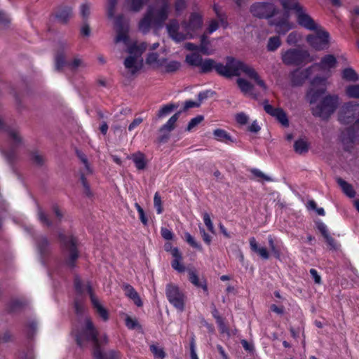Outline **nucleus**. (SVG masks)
I'll use <instances>...</instances> for the list:
<instances>
[{"instance_id":"2f4dec72","label":"nucleus","mask_w":359,"mask_h":359,"mask_svg":"<svg viewBox=\"0 0 359 359\" xmlns=\"http://www.w3.org/2000/svg\"><path fill=\"white\" fill-rule=\"evenodd\" d=\"M213 135L217 141L228 143L232 142L231 136L222 129H216L213 132Z\"/></svg>"},{"instance_id":"864d4df0","label":"nucleus","mask_w":359,"mask_h":359,"mask_svg":"<svg viewBox=\"0 0 359 359\" xmlns=\"http://www.w3.org/2000/svg\"><path fill=\"white\" fill-rule=\"evenodd\" d=\"M154 205L156 209L158 214H161L163 212L161 198L158 192H156L154 197Z\"/></svg>"},{"instance_id":"13d9d810","label":"nucleus","mask_w":359,"mask_h":359,"mask_svg":"<svg viewBox=\"0 0 359 359\" xmlns=\"http://www.w3.org/2000/svg\"><path fill=\"white\" fill-rule=\"evenodd\" d=\"M203 120V117L202 116H197L196 117L191 119L189 121L187 130L188 131L191 130L196 126H198L201 121Z\"/></svg>"},{"instance_id":"4d7b16f0","label":"nucleus","mask_w":359,"mask_h":359,"mask_svg":"<svg viewBox=\"0 0 359 359\" xmlns=\"http://www.w3.org/2000/svg\"><path fill=\"white\" fill-rule=\"evenodd\" d=\"M103 359H119L121 353L119 351L115 350H110L105 353L102 352Z\"/></svg>"},{"instance_id":"a211bd4d","label":"nucleus","mask_w":359,"mask_h":359,"mask_svg":"<svg viewBox=\"0 0 359 359\" xmlns=\"http://www.w3.org/2000/svg\"><path fill=\"white\" fill-rule=\"evenodd\" d=\"M285 10L280 17L273 18L269 21V24L274 26L275 31L280 34H285L292 28V24L288 20L290 9Z\"/></svg>"},{"instance_id":"7c9ffc66","label":"nucleus","mask_w":359,"mask_h":359,"mask_svg":"<svg viewBox=\"0 0 359 359\" xmlns=\"http://www.w3.org/2000/svg\"><path fill=\"white\" fill-rule=\"evenodd\" d=\"M210 41L208 36L204 34L201 37V44L198 48L200 51L204 55H211L213 53L212 50L209 48Z\"/></svg>"},{"instance_id":"2eb2a0df","label":"nucleus","mask_w":359,"mask_h":359,"mask_svg":"<svg viewBox=\"0 0 359 359\" xmlns=\"http://www.w3.org/2000/svg\"><path fill=\"white\" fill-rule=\"evenodd\" d=\"M327 81L325 79L316 77L311 83V88L307 93V97L311 104L317 102L319 97L326 91Z\"/></svg>"},{"instance_id":"7ed1b4c3","label":"nucleus","mask_w":359,"mask_h":359,"mask_svg":"<svg viewBox=\"0 0 359 359\" xmlns=\"http://www.w3.org/2000/svg\"><path fill=\"white\" fill-rule=\"evenodd\" d=\"M75 337L77 344L81 347L85 346L86 343L92 342L94 359H103L100 349L102 342L98 338V331L90 318L85 319L83 325L76 330Z\"/></svg>"},{"instance_id":"9d476101","label":"nucleus","mask_w":359,"mask_h":359,"mask_svg":"<svg viewBox=\"0 0 359 359\" xmlns=\"http://www.w3.org/2000/svg\"><path fill=\"white\" fill-rule=\"evenodd\" d=\"M165 294L168 300L174 307L180 311H184L186 297L177 285L172 283L168 284L165 288Z\"/></svg>"},{"instance_id":"c03bdc74","label":"nucleus","mask_w":359,"mask_h":359,"mask_svg":"<svg viewBox=\"0 0 359 359\" xmlns=\"http://www.w3.org/2000/svg\"><path fill=\"white\" fill-rule=\"evenodd\" d=\"M165 71L167 72H173L177 71L180 67V63L177 61H170L167 62L165 60L164 65Z\"/></svg>"},{"instance_id":"49530a36","label":"nucleus","mask_w":359,"mask_h":359,"mask_svg":"<svg viewBox=\"0 0 359 359\" xmlns=\"http://www.w3.org/2000/svg\"><path fill=\"white\" fill-rule=\"evenodd\" d=\"M214 10L216 13V15L219 20V25L220 24L222 27L224 28H226L228 27L227 17L225 14L222 13L217 7L215 6Z\"/></svg>"},{"instance_id":"423d86ee","label":"nucleus","mask_w":359,"mask_h":359,"mask_svg":"<svg viewBox=\"0 0 359 359\" xmlns=\"http://www.w3.org/2000/svg\"><path fill=\"white\" fill-rule=\"evenodd\" d=\"M339 104L338 95H326L315 107H312V114L323 120H327L335 112Z\"/></svg>"},{"instance_id":"5fc2aeb1","label":"nucleus","mask_w":359,"mask_h":359,"mask_svg":"<svg viewBox=\"0 0 359 359\" xmlns=\"http://www.w3.org/2000/svg\"><path fill=\"white\" fill-rule=\"evenodd\" d=\"M75 311L77 314H81L85 311V306L82 303V299L76 297L74 302Z\"/></svg>"},{"instance_id":"8fccbe9b","label":"nucleus","mask_w":359,"mask_h":359,"mask_svg":"<svg viewBox=\"0 0 359 359\" xmlns=\"http://www.w3.org/2000/svg\"><path fill=\"white\" fill-rule=\"evenodd\" d=\"M264 109L269 115L276 117L280 108H275L272 105L269 104L267 101H265L264 102Z\"/></svg>"},{"instance_id":"f257e3e1","label":"nucleus","mask_w":359,"mask_h":359,"mask_svg":"<svg viewBox=\"0 0 359 359\" xmlns=\"http://www.w3.org/2000/svg\"><path fill=\"white\" fill-rule=\"evenodd\" d=\"M200 67L203 73L215 69L218 74L226 78L239 76L241 74H244L248 78L253 79L264 90L266 89L264 81L259 78L257 72L252 66L233 57L226 58V65L217 63L214 60L210 58L202 60Z\"/></svg>"},{"instance_id":"a18cd8bd","label":"nucleus","mask_w":359,"mask_h":359,"mask_svg":"<svg viewBox=\"0 0 359 359\" xmlns=\"http://www.w3.org/2000/svg\"><path fill=\"white\" fill-rule=\"evenodd\" d=\"M32 161L36 165L41 166L45 163L46 159L42 154L38 151H34L32 154Z\"/></svg>"},{"instance_id":"052dcab7","label":"nucleus","mask_w":359,"mask_h":359,"mask_svg":"<svg viewBox=\"0 0 359 359\" xmlns=\"http://www.w3.org/2000/svg\"><path fill=\"white\" fill-rule=\"evenodd\" d=\"M203 221L208 229L210 232L214 233V226L208 213H203Z\"/></svg>"},{"instance_id":"39448f33","label":"nucleus","mask_w":359,"mask_h":359,"mask_svg":"<svg viewBox=\"0 0 359 359\" xmlns=\"http://www.w3.org/2000/svg\"><path fill=\"white\" fill-rule=\"evenodd\" d=\"M280 2L284 9H291L295 11L297 21L300 26L311 31L318 29L319 25L296 0H280Z\"/></svg>"},{"instance_id":"f03ea898","label":"nucleus","mask_w":359,"mask_h":359,"mask_svg":"<svg viewBox=\"0 0 359 359\" xmlns=\"http://www.w3.org/2000/svg\"><path fill=\"white\" fill-rule=\"evenodd\" d=\"M115 30L116 36L114 43L123 42L128 46V52L130 54L124 60V66L131 74H135L142 67L141 55L146 50L147 45L145 43H141L129 46V27L121 15L118 16L115 20Z\"/></svg>"},{"instance_id":"bb28decb","label":"nucleus","mask_w":359,"mask_h":359,"mask_svg":"<svg viewBox=\"0 0 359 359\" xmlns=\"http://www.w3.org/2000/svg\"><path fill=\"white\" fill-rule=\"evenodd\" d=\"M151 12H147L144 17L140 20L139 23V29L143 33H146L149 30L151 25H153V20L151 18Z\"/></svg>"},{"instance_id":"69168bd1","label":"nucleus","mask_w":359,"mask_h":359,"mask_svg":"<svg viewBox=\"0 0 359 359\" xmlns=\"http://www.w3.org/2000/svg\"><path fill=\"white\" fill-rule=\"evenodd\" d=\"M326 242L330 247V249L332 250H338L339 248V245L337 243V242L330 235L327 236L326 238H325Z\"/></svg>"},{"instance_id":"37998d69","label":"nucleus","mask_w":359,"mask_h":359,"mask_svg":"<svg viewBox=\"0 0 359 359\" xmlns=\"http://www.w3.org/2000/svg\"><path fill=\"white\" fill-rule=\"evenodd\" d=\"M178 107V105L175 104H166V105H164L159 111H158V116L159 118H161L165 115H168V114H170L172 110H174L175 109H177Z\"/></svg>"},{"instance_id":"aec40b11","label":"nucleus","mask_w":359,"mask_h":359,"mask_svg":"<svg viewBox=\"0 0 359 359\" xmlns=\"http://www.w3.org/2000/svg\"><path fill=\"white\" fill-rule=\"evenodd\" d=\"M74 287L77 293V297L82 299V297L86 294L90 296L93 292L92 287L88 282H83L79 277L74 278Z\"/></svg>"},{"instance_id":"ddd939ff","label":"nucleus","mask_w":359,"mask_h":359,"mask_svg":"<svg viewBox=\"0 0 359 359\" xmlns=\"http://www.w3.org/2000/svg\"><path fill=\"white\" fill-rule=\"evenodd\" d=\"M66 44H62L57 50L55 56V69L60 71L64 67L68 66L72 71H75L78 67L83 65V61L80 58H74L72 62H67L65 60V49Z\"/></svg>"},{"instance_id":"0eeeda50","label":"nucleus","mask_w":359,"mask_h":359,"mask_svg":"<svg viewBox=\"0 0 359 359\" xmlns=\"http://www.w3.org/2000/svg\"><path fill=\"white\" fill-rule=\"evenodd\" d=\"M0 130L5 132L11 144V149L6 152V155L9 161H13L15 158V149L19 147L23 144V139L20 134L19 128L15 125H9L6 123L0 116Z\"/></svg>"},{"instance_id":"e433bc0d","label":"nucleus","mask_w":359,"mask_h":359,"mask_svg":"<svg viewBox=\"0 0 359 359\" xmlns=\"http://www.w3.org/2000/svg\"><path fill=\"white\" fill-rule=\"evenodd\" d=\"M294 149L296 153L303 154L308 151L309 147L307 142L304 140H298L295 141Z\"/></svg>"},{"instance_id":"79ce46f5","label":"nucleus","mask_w":359,"mask_h":359,"mask_svg":"<svg viewBox=\"0 0 359 359\" xmlns=\"http://www.w3.org/2000/svg\"><path fill=\"white\" fill-rule=\"evenodd\" d=\"M346 95L351 98H359V84L348 86L346 89Z\"/></svg>"},{"instance_id":"6e6552de","label":"nucleus","mask_w":359,"mask_h":359,"mask_svg":"<svg viewBox=\"0 0 359 359\" xmlns=\"http://www.w3.org/2000/svg\"><path fill=\"white\" fill-rule=\"evenodd\" d=\"M58 238L63 245L66 264L70 267L74 266L75 262L79 257L76 238L72 236H67L62 233H59Z\"/></svg>"},{"instance_id":"58836bf2","label":"nucleus","mask_w":359,"mask_h":359,"mask_svg":"<svg viewBox=\"0 0 359 359\" xmlns=\"http://www.w3.org/2000/svg\"><path fill=\"white\" fill-rule=\"evenodd\" d=\"M343 79L350 81H357L359 76L355 71L351 68H346L343 71Z\"/></svg>"},{"instance_id":"c9c22d12","label":"nucleus","mask_w":359,"mask_h":359,"mask_svg":"<svg viewBox=\"0 0 359 359\" xmlns=\"http://www.w3.org/2000/svg\"><path fill=\"white\" fill-rule=\"evenodd\" d=\"M236 83L241 92L244 94L250 93L253 88V86L244 79L238 78L236 80Z\"/></svg>"},{"instance_id":"09e8293b","label":"nucleus","mask_w":359,"mask_h":359,"mask_svg":"<svg viewBox=\"0 0 359 359\" xmlns=\"http://www.w3.org/2000/svg\"><path fill=\"white\" fill-rule=\"evenodd\" d=\"M283 126H288L289 121L285 112L280 108L275 117Z\"/></svg>"},{"instance_id":"a19ab883","label":"nucleus","mask_w":359,"mask_h":359,"mask_svg":"<svg viewBox=\"0 0 359 359\" xmlns=\"http://www.w3.org/2000/svg\"><path fill=\"white\" fill-rule=\"evenodd\" d=\"M37 247L41 254L45 253L50 245V243L48 240V238L45 236H40L38 238L37 241Z\"/></svg>"},{"instance_id":"c85d7f7f","label":"nucleus","mask_w":359,"mask_h":359,"mask_svg":"<svg viewBox=\"0 0 359 359\" xmlns=\"http://www.w3.org/2000/svg\"><path fill=\"white\" fill-rule=\"evenodd\" d=\"M165 60L158 59V55L156 53H151L148 55L146 62L156 67H162L164 65Z\"/></svg>"},{"instance_id":"72a5a7b5","label":"nucleus","mask_w":359,"mask_h":359,"mask_svg":"<svg viewBox=\"0 0 359 359\" xmlns=\"http://www.w3.org/2000/svg\"><path fill=\"white\" fill-rule=\"evenodd\" d=\"M189 280L190 282L198 287H202L204 290H207V285L205 281H200L195 271L190 270L189 271Z\"/></svg>"},{"instance_id":"c756f323","label":"nucleus","mask_w":359,"mask_h":359,"mask_svg":"<svg viewBox=\"0 0 359 359\" xmlns=\"http://www.w3.org/2000/svg\"><path fill=\"white\" fill-rule=\"evenodd\" d=\"M37 216L40 222L48 227H50L53 225V222L50 219L48 214H46L41 207H38Z\"/></svg>"},{"instance_id":"680f3d73","label":"nucleus","mask_w":359,"mask_h":359,"mask_svg":"<svg viewBox=\"0 0 359 359\" xmlns=\"http://www.w3.org/2000/svg\"><path fill=\"white\" fill-rule=\"evenodd\" d=\"M53 212L55 214V224L60 222V221L64 215L62 210L60 209V208L57 205H54L53 206Z\"/></svg>"},{"instance_id":"cd10ccee","label":"nucleus","mask_w":359,"mask_h":359,"mask_svg":"<svg viewBox=\"0 0 359 359\" xmlns=\"http://www.w3.org/2000/svg\"><path fill=\"white\" fill-rule=\"evenodd\" d=\"M132 159L138 170H144L146 167L147 162L145 156L141 152H137L132 155Z\"/></svg>"},{"instance_id":"4be33fe9","label":"nucleus","mask_w":359,"mask_h":359,"mask_svg":"<svg viewBox=\"0 0 359 359\" xmlns=\"http://www.w3.org/2000/svg\"><path fill=\"white\" fill-rule=\"evenodd\" d=\"M72 15V9L67 6H61L55 11V18L62 23L67 22Z\"/></svg>"},{"instance_id":"393cba45","label":"nucleus","mask_w":359,"mask_h":359,"mask_svg":"<svg viewBox=\"0 0 359 359\" xmlns=\"http://www.w3.org/2000/svg\"><path fill=\"white\" fill-rule=\"evenodd\" d=\"M336 64L337 60L335 57L332 55H327L316 65L319 66L322 69H328L334 67Z\"/></svg>"},{"instance_id":"f3484780","label":"nucleus","mask_w":359,"mask_h":359,"mask_svg":"<svg viewBox=\"0 0 359 359\" xmlns=\"http://www.w3.org/2000/svg\"><path fill=\"white\" fill-rule=\"evenodd\" d=\"M342 143L346 148H348L352 144L359 141V119L354 124L346 128L340 136Z\"/></svg>"},{"instance_id":"603ef678","label":"nucleus","mask_w":359,"mask_h":359,"mask_svg":"<svg viewBox=\"0 0 359 359\" xmlns=\"http://www.w3.org/2000/svg\"><path fill=\"white\" fill-rule=\"evenodd\" d=\"M117 0H107V15L109 18H113L115 13V8Z\"/></svg>"},{"instance_id":"473e14b6","label":"nucleus","mask_w":359,"mask_h":359,"mask_svg":"<svg viewBox=\"0 0 359 359\" xmlns=\"http://www.w3.org/2000/svg\"><path fill=\"white\" fill-rule=\"evenodd\" d=\"M337 183L342 189L343 191L350 198H353L355 196V191L352 187V186L344 181L341 178L337 179Z\"/></svg>"},{"instance_id":"412c9836","label":"nucleus","mask_w":359,"mask_h":359,"mask_svg":"<svg viewBox=\"0 0 359 359\" xmlns=\"http://www.w3.org/2000/svg\"><path fill=\"white\" fill-rule=\"evenodd\" d=\"M90 300L95 313L104 320L109 319V313L107 310L101 304L99 299L95 297L93 292H90Z\"/></svg>"},{"instance_id":"338daca9","label":"nucleus","mask_w":359,"mask_h":359,"mask_svg":"<svg viewBox=\"0 0 359 359\" xmlns=\"http://www.w3.org/2000/svg\"><path fill=\"white\" fill-rule=\"evenodd\" d=\"M182 259H174L172 262V266L174 269L182 272L184 271V266L183 264H180V260Z\"/></svg>"},{"instance_id":"6e6d98bb","label":"nucleus","mask_w":359,"mask_h":359,"mask_svg":"<svg viewBox=\"0 0 359 359\" xmlns=\"http://www.w3.org/2000/svg\"><path fill=\"white\" fill-rule=\"evenodd\" d=\"M184 238L186 241L193 248L201 250V246L197 242H196L194 237L188 232L184 233Z\"/></svg>"},{"instance_id":"4c0bfd02","label":"nucleus","mask_w":359,"mask_h":359,"mask_svg":"<svg viewBox=\"0 0 359 359\" xmlns=\"http://www.w3.org/2000/svg\"><path fill=\"white\" fill-rule=\"evenodd\" d=\"M147 0H126L127 6L135 12L140 11Z\"/></svg>"},{"instance_id":"9b49d317","label":"nucleus","mask_w":359,"mask_h":359,"mask_svg":"<svg viewBox=\"0 0 359 359\" xmlns=\"http://www.w3.org/2000/svg\"><path fill=\"white\" fill-rule=\"evenodd\" d=\"M313 31H315V33L307 36L306 41L316 50L326 48L329 43V33L325 31L320 26Z\"/></svg>"},{"instance_id":"bf43d9fd","label":"nucleus","mask_w":359,"mask_h":359,"mask_svg":"<svg viewBox=\"0 0 359 359\" xmlns=\"http://www.w3.org/2000/svg\"><path fill=\"white\" fill-rule=\"evenodd\" d=\"M251 172L254 175L255 177H259L265 181H273V179L271 177L265 175L264 172H262L261 170L258 169H252Z\"/></svg>"},{"instance_id":"f8f14e48","label":"nucleus","mask_w":359,"mask_h":359,"mask_svg":"<svg viewBox=\"0 0 359 359\" xmlns=\"http://www.w3.org/2000/svg\"><path fill=\"white\" fill-rule=\"evenodd\" d=\"M359 116V104L355 102L344 103L338 112V120L344 124L352 123Z\"/></svg>"},{"instance_id":"4468645a","label":"nucleus","mask_w":359,"mask_h":359,"mask_svg":"<svg viewBox=\"0 0 359 359\" xmlns=\"http://www.w3.org/2000/svg\"><path fill=\"white\" fill-rule=\"evenodd\" d=\"M250 11L256 18H269L276 13V8L272 3L257 2L250 6Z\"/></svg>"},{"instance_id":"1a4fd4ad","label":"nucleus","mask_w":359,"mask_h":359,"mask_svg":"<svg viewBox=\"0 0 359 359\" xmlns=\"http://www.w3.org/2000/svg\"><path fill=\"white\" fill-rule=\"evenodd\" d=\"M283 62L287 65H299L313 60L307 50L289 49L282 53Z\"/></svg>"},{"instance_id":"e2e57ef3","label":"nucleus","mask_w":359,"mask_h":359,"mask_svg":"<svg viewBox=\"0 0 359 359\" xmlns=\"http://www.w3.org/2000/svg\"><path fill=\"white\" fill-rule=\"evenodd\" d=\"M90 5L88 4H83L81 6V15L83 20H86L90 15Z\"/></svg>"},{"instance_id":"774afa93","label":"nucleus","mask_w":359,"mask_h":359,"mask_svg":"<svg viewBox=\"0 0 359 359\" xmlns=\"http://www.w3.org/2000/svg\"><path fill=\"white\" fill-rule=\"evenodd\" d=\"M219 27V22L216 20H212L210 22L209 26L207 29V32L208 34H212L213 32L216 31Z\"/></svg>"},{"instance_id":"de8ad7c7","label":"nucleus","mask_w":359,"mask_h":359,"mask_svg":"<svg viewBox=\"0 0 359 359\" xmlns=\"http://www.w3.org/2000/svg\"><path fill=\"white\" fill-rule=\"evenodd\" d=\"M150 351L154 354L155 359H163L165 358V352L163 348L156 346H150Z\"/></svg>"},{"instance_id":"ea45409f","label":"nucleus","mask_w":359,"mask_h":359,"mask_svg":"<svg viewBox=\"0 0 359 359\" xmlns=\"http://www.w3.org/2000/svg\"><path fill=\"white\" fill-rule=\"evenodd\" d=\"M280 45V38L278 36H272L269 39L266 48L269 51L273 52L277 50Z\"/></svg>"},{"instance_id":"f704fd0d","label":"nucleus","mask_w":359,"mask_h":359,"mask_svg":"<svg viewBox=\"0 0 359 359\" xmlns=\"http://www.w3.org/2000/svg\"><path fill=\"white\" fill-rule=\"evenodd\" d=\"M202 57L198 53H191L186 56V61L190 65L200 67L202 62Z\"/></svg>"},{"instance_id":"0e129e2a","label":"nucleus","mask_w":359,"mask_h":359,"mask_svg":"<svg viewBox=\"0 0 359 359\" xmlns=\"http://www.w3.org/2000/svg\"><path fill=\"white\" fill-rule=\"evenodd\" d=\"M135 206L137 208V212H139L140 219L141 222L144 225H146L147 224V218L146 217V216L144 215V210L142 208V207L137 203H136L135 204Z\"/></svg>"},{"instance_id":"6ab92c4d","label":"nucleus","mask_w":359,"mask_h":359,"mask_svg":"<svg viewBox=\"0 0 359 359\" xmlns=\"http://www.w3.org/2000/svg\"><path fill=\"white\" fill-rule=\"evenodd\" d=\"M76 154H77V156L79 157V158L81 160V161L83 163V165L85 166L84 169L82 170L80 172V180L83 187V189H84L83 191L86 196H90L92 194H91V191L90 189V186L87 182L85 175L92 173V170L89 165V163H88V159H87L86 155L80 151H76Z\"/></svg>"},{"instance_id":"dca6fc26","label":"nucleus","mask_w":359,"mask_h":359,"mask_svg":"<svg viewBox=\"0 0 359 359\" xmlns=\"http://www.w3.org/2000/svg\"><path fill=\"white\" fill-rule=\"evenodd\" d=\"M170 9V4L168 0H163L161 7L156 8L149 7L147 12H151V18L153 20V25L156 27H161L167 19Z\"/></svg>"},{"instance_id":"3c124183","label":"nucleus","mask_w":359,"mask_h":359,"mask_svg":"<svg viewBox=\"0 0 359 359\" xmlns=\"http://www.w3.org/2000/svg\"><path fill=\"white\" fill-rule=\"evenodd\" d=\"M264 109L269 115L276 117L280 108H275L272 105L269 104L267 101H265L264 102Z\"/></svg>"},{"instance_id":"5701e85b","label":"nucleus","mask_w":359,"mask_h":359,"mask_svg":"<svg viewBox=\"0 0 359 359\" xmlns=\"http://www.w3.org/2000/svg\"><path fill=\"white\" fill-rule=\"evenodd\" d=\"M250 247L252 252L257 253L262 259H268L269 258V252L265 247L259 246L254 237L249 240Z\"/></svg>"},{"instance_id":"a878e982","label":"nucleus","mask_w":359,"mask_h":359,"mask_svg":"<svg viewBox=\"0 0 359 359\" xmlns=\"http://www.w3.org/2000/svg\"><path fill=\"white\" fill-rule=\"evenodd\" d=\"M182 111H177L173 116H172L165 124H164L161 128L160 132L168 131V133L172 131L175 127V123L178 120Z\"/></svg>"},{"instance_id":"b1692460","label":"nucleus","mask_w":359,"mask_h":359,"mask_svg":"<svg viewBox=\"0 0 359 359\" xmlns=\"http://www.w3.org/2000/svg\"><path fill=\"white\" fill-rule=\"evenodd\" d=\"M123 290L125 292V294L127 297H128L129 298H130L131 299H133L134 303L137 306H142V302L141 301V299H140L139 294H137V292L133 288V287H132L131 285H130L128 284H124L123 285Z\"/></svg>"},{"instance_id":"20e7f679","label":"nucleus","mask_w":359,"mask_h":359,"mask_svg":"<svg viewBox=\"0 0 359 359\" xmlns=\"http://www.w3.org/2000/svg\"><path fill=\"white\" fill-rule=\"evenodd\" d=\"M202 24L201 16L196 13H192L190 15L189 22L184 21L182 25L185 33L179 32L180 25L177 20L175 19L169 22L166 28L169 36L176 42H180L187 39L193 38V32L199 29Z\"/></svg>"}]
</instances>
